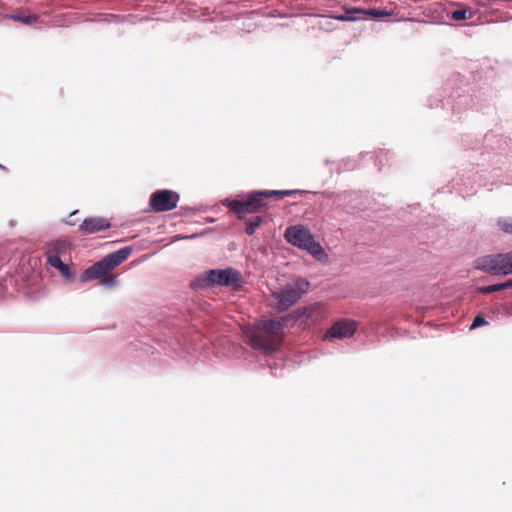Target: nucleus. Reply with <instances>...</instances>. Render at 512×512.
Segmentation results:
<instances>
[{
    "label": "nucleus",
    "instance_id": "f257e3e1",
    "mask_svg": "<svg viewBox=\"0 0 512 512\" xmlns=\"http://www.w3.org/2000/svg\"><path fill=\"white\" fill-rule=\"evenodd\" d=\"M325 317L322 303L315 302L298 308L283 316L280 320L269 318L262 320L257 329L248 336L249 344L256 350L267 354L279 351L284 341V328L299 326L310 327Z\"/></svg>",
    "mask_w": 512,
    "mask_h": 512
},
{
    "label": "nucleus",
    "instance_id": "f03ea898",
    "mask_svg": "<svg viewBox=\"0 0 512 512\" xmlns=\"http://www.w3.org/2000/svg\"><path fill=\"white\" fill-rule=\"evenodd\" d=\"M462 77L459 73L453 74L449 78L437 99L436 107L451 111L452 115L459 116L466 111L472 104L477 109H482L485 103L493 100V92L490 88H480L475 91L467 86H461Z\"/></svg>",
    "mask_w": 512,
    "mask_h": 512
},
{
    "label": "nucleus",
    "instance_id": "7ed1b4c3",
    "mask_svg": "<svg viewBox=\"0 0 512 512\" xmlns=\"http://www.w3.org/2000/svg\"><path fill=\"white\" fill-rule=\"evenodd\" d=\"M210 287H231L238 291L243 287L240 271L233 267L216 268L198 274L191 282L192 289H207Z\"/></svg>",
    "mask_w": 512,
    "mask_h": 512
},
{
    "label": "nucleus",
    "instance_id": "20e7f679",
    "mask_svg": "<svg viewBox=\"0 0 512 512\" xmlns=\"http://www.w3.org/2000/svg\"><path fill=\"white\" fill-rule=\"evenodd\" d=\"M266 193L267 190H251L246 194V198L227 197L222 204L235 214L237 219L243 220L247 214H255L267 208L265 201L269 198Z\"/></svg>",
    "mask_w": 512,
    "mask_h": 512
},
{
    "label": "nucleus",
    "instance_id": "39448f33",
    "mask_svg": "<svg viewBox=\"0 0 512 512\" xmlns=\"http://www.w3.org/2000/svg\"><path fill=\"white\" fill-rule=\"evenodd\" d=\"M285 240L302 250H306L318 261H324L328 255L319 242H317L310 230L303 225H294L286 228Z\"/></svg>",
    "mask_w": 512,
    "mask_h": 512
},
{
    "label": "nucleus",
    "instance_id": "423d86ee",
    "mask_svg": "<svg viewBox=\"0 0 512 512\" xmlns=\"http://www.w3.org/2000/svg\"><path fill=\"white\" fill-rule=\"evenodd\" d=\"M311 283L303 277H298L292 283L283 286L278 292H274L273 296L277 300V308L279 311H286L295 305L299 299L305 295Z\"/></svg>",
    "mask_w": 512,
    "mask_h": 512
},
{
    "label": "nucleus",
    "instance_id": "0eeeda50",
    "mask_svg": "<svg viewBox=\"0 0 512 512\" xmlns=\"http://www.w3.org/2000/svg\"><path fill=\"white\" fill-rule=\"evenodd\" d=\"M475 268L491 275H508L512 273V251L478 257Z\"/></svg>",
    "mask_w": 512,
    "mask_h": 512
},
{
    "label": "nucleus",
    "instance_id": "6e6552de",
    "mask_svg": "<svg viewBox=\"0 0 512 512\" xmlns=\"http://www.w3.org/2000/svg\"><path fill=\"white\" fill-rule=\"evenodd\" d=\"M123 263L114 252L105 255L102 259L96 261L87 267L80 276V282L86 283L101 276L107 275L114 268Z\"/></svg>",
    "mask_w": 512,
    "mask_h": 512
},
{
    "label": "nucleus",
    "instance_id": "1a4fd4ad",
    "mask_svg": "<svg viewBox=\"0 0 512 512\" xmlns=\"http://www.w3.org/2000/svg\"><path fill=\"white\" fill-rule=\"evenodd\" d=\"M179 200L178 192L170 189H158L149 197V209L155 213L168 212L177 207Z\"/></svg>",
    "mask_w": 512,
    "mask_h": 512
},
{
    "label": "nucleus",
    "instance_id": "9d476101",
    "mask_svg": "<svg viewBox=\"0 0 512 512\" xmlns=\"http://www.w3.org/2000/svg\"><path fill=\"white\" fill-rule=\"evenodd\" d=\"M358 330V323L349 318H342L332 324L324 333L323 341H332L335 339L343 340L354 336Z\"/></svg>",
    "mask_w": 512,
    "mask_h": 512
},
{
    "label": "nucleus",
    "instance_id": "9b49d317",
    "mask_svg": "<svg viewBox=\"0 0 512 512\" xmlns=\"http://www.w3.org/2000/svg\"><path fill=\"white\" fill-rule=\"evenodd\" d=\"M110 227V221L103 217H87L79 225V231L85 234H94L108 230Z\"/></svg>",
    "mask_w": 512,
    "mask_h": 512
},
{
    "label": "nucleus",
    "instance_id": "f8f14e48",
    "mask_svg": "<svg viewBox=\"0 0 512 512\" xmlns=\"http://www.w3.org/2000/svg\"><path fill=\"white\" fill-rule=\"evenodd\" d=\"M483 148L482 154L485 152L494 151L499 149V138L496 133L493 131L488 132L484 135L482 139V143L480 145L479 141L476 140L475 144L471 146L473 150H481Z\"/></svg>",
    "mask_w": 512,
    "mask_h": 512
},
{
    "label": "nucleus",
    "instance_id": "ddd939ff",
    "mask_svg": "<svg viewBox=\"0 0 512 512\" xmlns=\"http://www.w3.org/2000/svg\"><path fill=\"white\" fill-rule=\"evenodd\" d=\"M47 263L58 270V272L60 273V275L65 279V280H72L74 278V273L72 272L71 268L69 267L68 264L64 263L60 256L58 254H54V255H48L47 257Z\"/></svg>",
    "mask_w": 512,
    "mask_h": 512
},
{
    "label": "nucleus",
    "instance_id": "4468645a",
    "mask_svg": "<svg viewBox=\"0 0 512 512\" xmlns=\"http://www.w3.org/2000/svg\"><path fill=\"white\" fill-rule=\"evenodd\" d=\"M365 13L364 9L356 7H345L343 13H333L330 18L342 22H352L362 19V14Z\"/></svg>",
    "mask_w": 512,
    "mask_h": 512
},
{
    "label": "nucleus",
    "instance_id": "2eb2a0df",
    "mask_svg": "<svg viewBox=\"0 0 512 512\" xmlns=\"http://www.w3.org/2000/svg\"><path fill=\"white\" fill-rule=\"evenodd\" d=\"M304 193H308L306 190H300V189H289V190H267V196L268 198H277L282 199L284 197H291L296 194L302 195Z\"/></svg>",
    "mask_w": 512,
    "mask_h": 512
},
{
    "label": "nucleus",
    "instance_id": "dca6fc26",
    "mask_svg": "<svg viewBox=\"0 0 512 512\" xmlns=\"http://www.w3.org/2000/svg\"><path fill=\"white\" fill-rule=\"evenodd\" d=\"M6 18L25 25H31L38 21V16L35 14L15 13L7 15Z\"/></svg>",
    "mask_w": 512,
    "mask_h": 512
},
{
    "label": "nucleus",
    "instance_id": "f3484780",
    "mask_svg": "<svg viewBox=\"0 0 512 512\" xmlns=\"http://www.w3.org/2000/svg\"><path fill=\"white\" fill-rule=\"evenodd\" d=\"M263 222L264 217L260 215L245 219V233L249 236H252Z\"/></svg>",
    "mask_w": 512,
    "mask_h": 512
},
{
    "label": "nucleus",
    "instance_id": "a211bd4d",
    "mask_svg": "<svg viewBox=\"0 0 512 512\" xmlns=\"http://www.w3.org/2000/svg\"><path fill=\"white\" fill-rule=\"evenodd\" d=\"M355 167H356L355 162L352 159H350L349 157L343 158L342 160L335 163V171L337 173H342L346 170H352Z\"/></svg>",
    "mask_w": 512,
    "mask_h": 512
},
{
    "label": "nucleus",
    "instance_id": "6ab92c4d",
    "mask_svg": "<svg viewBox=\"0 0 512 512\" xmlns=\"http://www.w3.org/2000/svg\"><path fill=\"white\" fill-rule=\"evenodd\" d=\"M389 151L380 149L375 155V165L381 170L389 162Z\"/></svg>",
    "mask_w": 512,
    "mask_h": 512
},
{
    "label": "nucleus",
    "instance_id": "aec40b11",
    "mask_svg": "<svg viewBox=\"0 0 512 512\" xmlns=\"http://www.w3.org/2000/svg\"><path fill=\"white\" fill-rule=\"evenodd\" d=\"M365 13L362 14V19L365 18V16H369L371 18H384L386 16H390L391 12H388L387 10H381L376 8H371L365 10Z\"/></svg>",
    "mask_w": 512,
    "mask_h": 512
},
{
    "label": "nucleus",
    "instance_id": "412c9836",
    "mask_svg": "<svg viewBox=\"0 0 512 512\" xmlns=\"http://www.w3.org/2000/svg\"><path fill=\"white\" fill-rule=\"evenodd\" d=\"M497 225L501 231L507 234H512V217H500L497 220Z\"/></svg>",
    "mask_w": 512,
    "mask_h": 512
},
{
    "label": "nucleus",
    "instance_id": "4be33fe9",
    "mask_svg": "<svg viewBox=\"0 0 512 512\" xmlns=\"http://www.w3.org/2000/svg\"><path fill=\"white\" fill-rule=\"evenodd\" d=\"M502 290H505V285H504V282H501V283H497V284H492V285H487V286H482L479 288V292L482 293V294H492V293H495V292H498V291H502Z\"/></svg>",
    "mask_w": 512,
    "mask_h": 512
},
{
    "label": "nucleus",
    "instance_id": "5701e85b",
    "mask_svg": "<svg viewBox=\"0 0 512 512\" xmlns=\"http://www.w3.org/2000/svg\"><path fill=\"white\" fill-rule=\"evenodd\" d=\"M449 16L455 21H462L471 18V15H468V10L465 8L453 10Z\"/></svg>",
    "mask_w": 512,
    "mask_h": 512
},
{
    "label": "nucleus",
    "instance_id": "b1692460",
    "mask_svg": "<svg viewBox=\"0 0 512 512\" xmlns=\"http://www.w3.org/2000/svg\"><path fill=\"white\" fill-rule=\"evenodd\" d=\"M485 325H488V321L485 319V317L481 313H479L473 318L469 329L475 330V329L480 328Z\"/></svg>",
    "mask_w": 512,
    "mask_h": 512
},
{
    "label": "nucleus",
    "instance_id": "393cba45",
    "mask_svg": "<svg viewBox=\"0 0 512 512\" xmlns=\"http://www.w3.org/2000/svg\"><path fill=\"white\" fill-rule=\"evenodd\" d=\"M133 252V247L132 246H124L116 251H114V253L116 254V256L122 261L124 262Z\"/></svg>",
    "mask_w": 512,
    "mask_h": 512
},
{
    "label": "nucleus",
    "instance_id": "a878e982",
    "mask_svg": "<svg viewBox=\"0 0 512 512\" xmlns=\"http://www.w3.org/2000/svg\"><path fill=\"white\" fill-rule=\"evenodd\" d=\"M100 278V284L104 287H113L117 284V277L115 275H104Z\"/></svg>",
    "mask_w": 512,
    "mask_h": 512
},
{
    "label": "nucleus",
    "instance_id": "bb28decb",
    "mask_svg": "<svg viewBox=\"0 0 512 512\" xmlns=\"http://www.w3.org/2000/svg\"><path fill=\"white\" fill-rule=\"evenodd\" d=\"M335 163H336V162L331 161V160H330V159H328V158H326V159L324 160V164H325V165H332V166L329 168V173H330V175H332V174L334 173V171H335Z\"/></svg>",
    "mask_w": 512,
    "mask_h": 512
},
{
    "label": "nucleus",
    "instance_id": "cd10ccee",
    "mask_svg": "<svg viewBox=\"0 0 512 512\" xmlns=\"http://www.w3.org/2000/svg\"><path fill=\"white\" fill-rule=\"evenodd\" d=\"M505 289L512 288V278L504 281Z\"/></svg>",
    "mask_w": 512,
    "mask_h": 512
},
{
    "label": "nucleus",
    "instance_id": "c85d7f7f",
    "mask_svg": "<svg viewBox=\"0 0 512 512\" xmlns=\"http://www.w3.org/2000/svg\"><path fill=\"white\" fill-rule=\"evenodd\" d=\"M0 170H3V171H5V172H7V171H8V168H7L6 166H4V165L0 164Z\"/></svg>",
    "mask_w": 512,
    "mask_h": 512
},
{
    "label": "nucleus",
    "instance_id": "c756f323",
    "mask_svg": "<svg viewBox=\"0 0 512 512\" xmlns=\"http://www.w3.org/2000/svg\"><path fill=\"white\" fill-rule=\"evenodd\" d=\"M65 222H66V224L71 225V226L75 224V223L73 222V219L66 220Z\"/></svg>",
    "mask_w": 512,
    "mask_h": 512
},
{
    "label": "nucleus",
    "instance_id": "7c9ffc66",
    "mask_svg": "<svg viewBox=\"0 0 512 512\" xmlns=\"http://www.w3.org/2000/svg\"><path fill=\"white\" fill-rule=\"evenodd\" d=\"M65 222H66V224L71 225V226L75 224V223L73 222V219L66 220Z\"/></svg>",
    "mask_w": 512,
    "mask_h": 512
},
{
    "label": "nucleus",
    "instance_id": "2f4dec72",
    "mask_svg": "<svg viewBox=\"0 0 512 512\" xmlns=\"http://www.w3.org/2000/svg\"><path fill=\"white\" fill-rule=\"evenodd\" d=\"M511 19H512V15H509V16H507V17L505 18V21H509V20H511Z\"/></svg>",
    "mask_w": 512,
    "mask_h": 512
},
{
    "label": "nucleus",
    "instance_id": "473e14b6",
    "mask_svg": "<svg viewBox=\"0 0 512 512\" xmlns=\"http://www.w3.org/2000/svg\"><path fill=\"white\" fill-rule=\"evenodd\" d=\"M195 237H196V235H195V234H193V235L187 236L186 238L193 239V238H195Z\"/></svg>",
    "mask_w": 512,
    "mask_h": 512
},
{
    "label": "nucleus",
    "instance_id": "72a5a7b5",
    "mask_svg": "<svg viewBox=\"0 0 512 512\" xmlns=\"http://www.w3.org/2000/svg\"><path fill=\"white\" fill-rule=\"evenodd\" d=\"M76 213H77V210H74V212H72V213L70 214V217H71V216H73V215H74V214H76Z\"/></svg>",
    "mask_w": 512,
    "mask_h": 512
}]
</instances>
